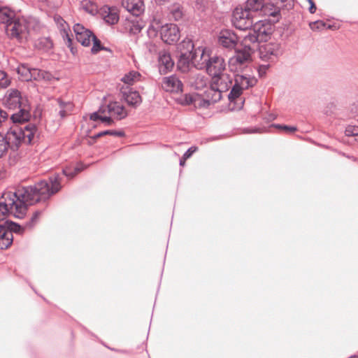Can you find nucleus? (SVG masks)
<instances>
[{
	"mask_svg": "<svg viewBox=\"0 0 358 358\" xmlns=\"http://www.w3.org/2000/svg\"><path fill=\"white\" fill-rule=\"evenodd\" d=\"M60 174L54 173L34 185L3 192L0 198V221L5 220L9 215L22 219L27 214L28 206L45 201L57 193L62 188Z\"/></svg>",
	"mask_w": 358,
	"mask_h": 358,
	"instance_id": "f257e3e1",
	"label": "nucleus"
},
{
	"mask_svg": "<svg viewBox=\"0 0 358 358\" xmlns=\"http://www.w3.org/2000/svg\"><path fill=\"white\" fill-rule=\"evenodd\" d=\"M0 24L5 25L6 34L11 39L22 43L29 34V24L24 17H17L8 7H0Z\"/></svg>",
	"mask_w": 358,
	"mask_h": 358,
	"instance_id": "f03ea898",
	"label": "nucleus"
},
{
	"mask_svg": "<svg viewBox=\"0 0 358 358\" xmlns=\"http://www.w3.org/2000/svg\"><path fill=\"white\" fill-rule=\"evenodd\" d=\"M6 108L10 110H16L10 115L13 123H26L31 118L30 106L26 97L22 96L20 91L16 89H8L3 99Z\"/></svg>",
	"mask_w": 358,
	"mask_h": 358,
	"instance_id": "7ed1b4c3",
	"label": "nucleus"
},
{
	"mask_svg": "<svg viewBox=\"0 0 358 358\" xmlns=\"http://www.w3.org/2000/svg\"><path fill=\"white\" fill-rule=\"evenodd\" d=\"M264 0H247L244 8L237 7L232 14L231 22L238 29L247 30L252 25L253 13L261 11Z\"/></svg>",
	"mask_w": 358,
	"mask_h": 358,
	"instance_id": "20e7f679",
	"label": "nucleus"
},
{
	"mask_svg": "<svg viewBox=\"0 0 358 358\" xmlns=\"http://www.w3.org/2000/svg\"><path fill=\"white\" fill-rule=\"evenodd\" d=\"M185 45H187V50L180 53L177 63L178 68L182 72L188 71L190 64L198 62L197 54H200L201 60L203 59L205 54L204 50L201 48L194 50V44L191 41L187 43L183 41L182 45L185 46Z\"/></svg>",
	"mask_w": 358,
	"mask_h": 358,
	"instance_id": "39448f33",
	"label": "nucleus"
},
{
	"mask_svg": "<svg viewBox=\"0 0 358 358\" xmlns=\"http://www.w3.org/2000/svg\"><path fill=\"white\" fill-rule=\"evenodd\" d=\"M24 228L19 224L10 220L0 223V248L7 249L13 243V233L21 234Z\"/></svg>",
	"mask_w": 358,
	"mask_h": 358,
	"instance_id": "423d86ee",
	"label": "nucleus"
},
{
	"mask_svg": "<svg viewBox=\"0 0 358 358\" xmlns=\"http://www.w3.org/2000/svg\"><path fill=\"white\" fill-rule=\"evenodd\" d=\"M253 48H245L236 50L235 55L229 60V67L231 71L242 72L247 64L251 61V55L255 52Z\"/></svg>",
	"mask_w": 358,
	"mask_h": 358,
	"instance_id": "0eeeda50",
	"label": "nucleus"
},
{
	"mask_svg": "<svg viewBox=\"0 0 358 358\" xmlns=\"http://www.w3.org/2000/svg\"><path fill=\"white\" fill-rule=\"evenodd\" d=\"M283 52L284 48L278 42H270L259 46V56L264 62H274Z\"/></svg>",
	"mask_w": 358,
	"mask_h": 358,
	"instance_id": "6e6552de",
	"label": "nucleus"
},
{
	"mask_svg": "<svg viewBox=\"0 0 358 358\" xmlns=\"http://www.w3.org/2000/svg\"><path fill=\"white\" fill-rule=\"evenodd\" d=\"M11 133H15L13 141L17 150L22 143L30 144L34 139L37 127L34 124L28 123L24 127L12 129Z\"/></svg>",
	"mask_w": 358,
	"mask_h": 358,
	"instance_id": "1a4fd4ad",
	"label": "nucleus"
},
{
	"mask_svg": "<svg viewBox=\"0 0 358 358\" xmlns=\"http://www.w3.org/2000/svg\"><path fill=\"white\" fill-rule=\"evenodd\" d=\"M202 63H206V71L213 79L224 74L225 62L222 57L213 56L203 59Z\"/></svg>",
	"mask_w": 358,
	"mask_h": 358,
	"instance_id": "9d476101",
	"label": "nucleus"
},
{
	"mask_svg": "<svg viewBox=\"0 0 358 358\" xmlns=\"http://www.w3.org/2000/svg\"><path fill=\"white\" fill-rule=\"evenodd\" d=\"M162 40L167 44H173L180 39V30L175 24H166L160 29Z\"/></svg>",
	"mask_w": 358,
	"mask_h": 358,
	"instance_id": "9b49d317",
	"label": "nucleus"
},
{
	"mask_svg": "<svg viewBox=\"0 0 358 358\" xmlns=\"http://www.w3.org/2000/svg\"><path fill=\"white\" fill-rule=\"evenodd\" d=\"M273 24L271 23L270 21L264 20H259L255 23L252 22V27L249 29L252 28L257 36L259 38L260 41H266L269 36L273 31Z\"/></svg>",
	"mask_w": 358,
	"mask_h": 358,
	"instance_id": "f8f14e48",
	"label": "nucleus"
},
{
	"mask_svg": "<svg viewBox=\"0 0 358 358\" xmlns=\"http://www.w3.org/2000/svg\"><path fill=\"white\" fill-rule=\"evenodd\" d=\"M238 38L236 33L231 29H222L218 35V43L224 48L234 49L236 46Z\"/></svg>",
	"mask_w": 358,
	"mask_h": 358,
	"instance_id": "ddd939ff",
	"label": "nucleus"
},
{
	"mask_svg": "<svg viewBox=\"0 0 358 358\" xmlns=\"http://www.w3.org/2000/svg\"><path fill=\"white\" fill-rule=\"evenodd\" d=\"M78 42L85 47H88L91 44V38L94 33L85 28L83 24L77 23L73 27Z\"/></svg>",
	"mask_w": 358,
	"mask_h": 358,
	"instance_id": "4468645a",
	"label": "nucleus"
},
{
	"mask_svg": "<svg viewBox=\"0 0 358 358\" xmlns=\"http://www.w3.org/2000/svg\"><path fill=\"white\" fill-rule=\"evenodd\" d=\"M162 87L166 92L178 93L182 91L183 84L176 75H171L163 78Z\"/></svg>",
	"mask_w": 358,
	"mask_h": 358,
	"instance_id": "2eb2a0df",
	"label": "nucleus"
},
{
	"mask_svg": "<svg viewBox=\"0 0 358 358\" xmlns=\"http://www.w3.org/2000/svg\"><path fill=\"white\" fill-rule=\"evenodd\" d=\"M120 92L122 98L129 106L133 108H137L142 103V98L139 92L136 90H133L132 88L122 87Z\"/></svg>",
	"mask_w": 358,
	"mask_h": 358,
	"instance_id": "dca6fc26",
	"label": "nucleus"
},
{
	"mask_svg": "<svg viewBox=\"0 0 358 358\" xmlns=\"http://www.w3.org/2000/svg\"><path fill=\"white\" fill-rule=\"evenodd\" d=\"M14 135L15 133H11V131H8L6 134L0 133V158L7 153L9 148L13 150H17L14 145Z\"/></svg>",
	"mask_w": 358,
	"mask_h": 358,
	"instance_id": "f3484780",
	"label": "nucleus"
},
{
	"mask_svg": "<svg viewBox=\"0 0 358 358\" xmlns=\"http://www.w3.org/2000/svg\"><path fill=\"white\" fill-rule=\"evenodd\" d=\"M159 71L160 74H166L172 71L174 66L171 55L166 52H161L158 58Z\"/></svg>",
	"mask_w": 358,
	"mask_h": 358,
	"instance_id": "a211bd4d",
	"label": "nucleus"
},
{
	"mask_svg": "<svg viewBox=\"0 0 358 358\" xmlns=\"http://www.w3.org/2000/svg\"><path fill=\"white\" fill-rule=\"evenodd\" d=\"M123 7L134 17H139L144 12L142 0H123Z\"/></svg>",
	"mask_w": 358,
	"mask_h": 358,
	"instance_id": "6ab92c4d",
	"label": "nucleus"
},
{
	"mask_svg": "<svg viewBox=\"0 0 358 358\" xmlns=\"http://www.w3.org/2000/svg\"><path fill=\"white\" fill-rule=\"evenodd\" d=\"M107 111L111 116L119 120L125 118L128 115L125 108L117 101L110 102L107 105Z\"/></svg>",
	"mask_w": 358,
	"mask_h": 358,
	"instance_id": "aec40b11",
	"label": "nucleus"
},
{
	"mask_svg": "<svg viewBox=\"0 0 358 358\" xmlns=\"http://www.w3.org/2000/svg\"><path fill=\"white\" fill-rule=\"evenodd\" d=\"M234 83L241 87L242 90L248 89L256 85L257 79L254 77L250 78L246 75H241L239 72H234Z\"/></svg>",
	"mask_w": 358,
	"mask_h": 358,
	"instance_id": "412c9836",
	"label": "nucleus"
},
{
	"mask_svg": "<svg viewBox=\"0 0 358 358\" xmlns=\"http://www.w3.org/2000/svg\"><path fill=\"white\" fill-rule=\"evenodd\" d=\"M234 83L241 87L242 90L248 89L256 85L257 79L254 77L250 78L246 75H241L239 72H234Z\"/></svg>",
	"mask_w": 358,
	"mask_h": 358,
	"instance_id": "4be33fe9",
	"label": "nucleus"
},
{
	"mask_svg": "<svg viewBox=\"0 0 358 358\" xmlns=\"http://www.w3.org/2000/svg\"><path fill=\"white\" fill-rule=\"evenodd\" d=\"M213 83L222 92H225L232 86L233 79L227 73L213 79Z\"/></svg>",
	"mask_w": 358,
	"mask_h": 358,
	"instance_id": "5701e85b",
	"label": "nucleus"
},
{
	"mask_svg": "<svg viewBox=\"0 0 358 358\" xmlns=\"http://www.w3.org/2000/svg\"><path fill=\"white\" fill-rule=\"evenodd\" d=\"M248 29V34L245 35L242 40V45L245 48H253L252 50L255 51L262 41H260L257 35L254 33V31L252 28Z\"/></svg>",
	"mask_w": 358,
	"mask_h": 358,
	"instance_id": "b1692460",
	"label": "nucleus"
},
{
	"mask_svg": "<svg viewBox=\"0 0 358 358\" xmlns=\"http://www.w3.org/2000/svg\"><path fill=\"white\" fill-rule=\"evenodd\" d=\"M203 94L207 100L209 101L210 105L218 102L222 99V92L216 87V85L213 84V83L209 88L205 90Z\"/></svg>",
	"mask_w": 358,
	"mask_h": 358,
	"instance_id": "393cba45",
	"label": "nucleus"
},
{
	"mask_svg": "<svg viewBox=\"0 0 358 358\" xmlns=\"http://www.w3.org/2000/svg\"><path fill=\"white\" fill-rule=\"evenodd\" d=\"M169 17L171 20L178 21L183 17V7L179 3H174L168 7Z\"/></svg>",
	"mask_w": 358,
	"mask_h": 358,
	"instance_id": "a878e982",
	"label": "nucleus"
},
{
	"mask_svg": "<svg viewBox=\"0 0 358 358\" xmlns=\"http://www.w3.org/2000/svg\"><path fill=\"white\" fill-rule=\"evenodd\" d=\"M53 78L51 73L47 71L41 70L39 69L32 68L31 75H29V80H46L50 81Z\"/></svg>",
	"mask_w": 358,
	"mask_h": 358,
	"instance_id": "bb28decb",
	"label": "nucleus"
},
{
	"mask_svg": "<svg viewBox=\"0 0 358 358\" xmlns=\"http://www.w3.org/2000/svg\"><path fill=\"white\" fill-rule=\"evenodd\" d=\"M124 26L125 29L128 31L130 34H136L142 30L143 22H140L137 18L135 20L127 19Z\"/></svg>",
	"mask_w": 358,
	"mask_h": 358,
	"instance_id": "cd10ccee",
	"label": "nucleus"
},
{
	"mask_svg": "<svg viewBox=\"0 0 358 358\" xmlns=\"http://www.w3.org/2000/svg\"><path fill=\"white\" fill-rule=\"evenodd\" d=\"M195 9L203 13H210L213 10V2L210 0H196Z\"/></svg>",
	"mask_w": 358,
	"mask_h": 358,
	"instance_id": "c85d7f7f",
	"label": "nucleus"
},
{
	"mask_svg": "<svg viewBox=\"0 0 358 358\" xmlns=\"http://www.w3.org/2000/svg\"><path fill=\"white\" fill-rule=\"evenodd\" d=\"M80 6L81 9L92 15H95L98 13V6L96 3L91 0L81 1Z\"/></svg>",
	"mask_w": 358,
	"mask_h": 358,
	"instance_id": "c756f323",
	"label": "nucleus"
},
{
	"mask_svg": "<svg viewBox=\"0 0 358 358\" xmlns=\"http://www.w3.org/2000/svg\"><path fill=\"white\" fill-rule=\"evenodd\" d=\"M141 75L139 72L136 71H131L126 73L122 78L121 80L125 84L132 85L136 82L141 80Z\"/></svg>",
	"mask_w": 358,
	"mask_h": 358,
	"instance_id": "7c9ffc66",
	"label": "nucleus"
},
{
	"mask_svg": "<svg viewBox=\"0 0 358 358\" xmlns=\"http://www.w3.org/2000/svg\"><path fill=\"white\" fill-rule=\"evenodd\" d=\"M194 97V107L199 108H208L210 106L209 101L207 100L203 94H200L196 93V96Z\"/></svg>",
	"mask_w": 358,
	"mask_h": 358,
	"instance_id": "2f4dec72",
	"label": "nucleus"
},
{
	"mask_svg": "<svg viewBox=\"0 0 358 358\" xmlns=\"http://www.w3.org/2000/svg\"><path fill=\"white\" fill-rule=\"evenodd\" d=\"M32 68H30L27 64H22L17 69V73L20 75L24 80H29V75H31Z\"/></svg>",
	"mask_w": 358,
	"mask_h": 358,
	"instance_id": "473e14b6",
	"label": "nucleus"
},
{
	"mask_svg": "<svg viewBox=\"0 0 358 358\" xmlns=\"http://www.w3.org/2000/svg\"><path fill=\"white\" fill-rule=\"evenodd\" d=\"M106 135H111L118 137H124L125 136V134L123 131H116V130H105L101 132H99L98 134L94 135L93 136H91V138L95 141L98 138H100L101 136H106Z\"/></svg>",
	"mask_w": 358,
	"mask_h": 358,
	"instance_id": "72a5a7b5",
	"label": "nucleus"
},
{
	"mask_svg": "<svg viewBox=\"0 0 358 358\" xmlns=\"http://www.w3.org/2000/svg\"><path fill=\"white\" fill-rule=\"evenodd\" d=\"M106 23L110 25H113L117 23L119 20L118 14L113 10H111L110 8H108V13L103 17Z\"/></svg>",
	"mask_w": 358,
	"mask_h": 358,
	"instance_id": "f704fd0d",
	"label": "nucleus"
},
{
	"mask_svg": "<svg viewBox=\"0 0 358 358\" xmlns=\"http://www.w3.org/2000/svg\"><path fill=\"white\" fill-rule=\"evenodd\" d=\"M91 41L93 42V46L91 49L92 54H96L101 50H108V48L101 44L100 40L94 34L91 38Z\"/></svg>",
	"mask_w": 358,
	"mask_h": 358,
	"instance_id": "c9c22d12",
	"label": "nucleus"
},
{
	"mask_svg": "<svg viewBox=\"0 0 358 358\" xmlns=\"http://www.w3.org/2000/svg\"><path fill=\"white\" fill-rule=\"evenodd\" d=\"M242 88L237 85L235 83L232 85L230 92L228 94V99L230 102L234 101L236 98L239 97L242 92Z\"/></svg>",
	"mask_w": 358,
	"mask_h": 358,
	"instance_id": "e433bc0d",
	"label": "nucleus"
},
{
	"mask_svg": "<svg viewBox=\"0 0 358 358\" xmlns=\"http://www.w3.org/2000/svg\"><path fill=\"white\" fill-rule=\"evenodd\" d=\"M272 127L283 130L287 134H292L297 130L296 127L295 126H288L285 124H273Z\"/></svg>",
	"mask_w": 358,
	"mask_h": 358,
	"instance_id": "4c0bfd02",
	"label": "nucleus"
},
{
	"mask_svg": "<svg viewBox=\"0 0 358 358\" xmlns=\"http://www.w3.org/2000/svg\"><path fill=\"white\" fill-rule=\"evenodd\" d=\"M196 93L193 94H185L181 98V103L185 105H193L194 106Z\"/></svg>",
	"mask_w": 358,
	"mask_h": 358,
	"instance_id": "58836bf2",
	"label": "nucleus"
},
{
	"mask_svg": "<svg viewBox=\"0 0 358 358\" xmlns=\"http://www.w3.org/2000/svg\"><path fill=\"white\" fill-rule=\"evenodd\" d=\"M345 133L348 136H355L356 141H358V126L348 125L345 129Z\"/></svg>",
	"mask_w": 358,
	"mask_h": 358,
	"instance_id": "ea45409f",
	"label": "nucleus"
},
{
	"mask_svg": "<svg viewBox=\"0 0 358 358\" xmlns=\"http://www.w3.org/2000/svg\"><path fill=\"white\" fill-rule=\"evenodd\" d=\"M10 84V80L8 78L6 73L3 71H0V87L6 88Z\"/></svg>",
	"mask_w": 358,
	"mask_h": 358,
	"instance_id": "a19ab883",
	"label": "nucleus"
},
{
	"mask_svg": "<svg viewBox=\"0 0 358 358\" xmlns=\"http://www.w3.org/2000/svg\"><path fill=\"white\" fill-rule=\"evenodd\" d=\"M40 215V212L36 211L31 216L30 220L27 222L25 224L24 227L31 228L34 227L35 223L36 222L37 220L38 219V217Z\"/></svg>",
	"mask_w": 358,
	"mask_h": 358,
	"instance_id": "79ce46f5",
	"label": "nucleus"
},
{
	"mask_svg": "<svg viewBox=\"0 0 358 358\" xmlns=\"http://www.w3.org/2000/svg\"><path fill=\"white\" fill-rule=\"evenodd\" d=\"M63 38L64 40H66V45L71 49V52L74 55L75 52H74L73 48L72 47V43H73L72 39L71 38L68 31H66L65 29H64Z\"/></svg>",
	"mask_w": 358,
	"mask_h": 358,
	"instance_id": "37998d69",
	"label": "nucleus"
},
{
	"mask_svg": "<svg viewBox=\"0 0 358 358\" xmlns=\"http://www.w3.org/2000/svg\"><path fill=\"white\" fill-rule=\"evenodd\" d=\"M8 113L0 108V127H1L3 124L8 120Z\"/></svg>",
	"mask_w": 358,
	"mask_h": 358,
	"instance_id": "c03bdc74",
	"label": "nucleus"
},
{
	"mask_svg": "<svg viewBox=\"0 0 358 358\" xmlns=\"http://www.w3.org/2000/svg\"><path fill=\"white\" fill-rule=\"evenodd\" d=\"M325 27V23L323 21L317 20L310 24V27L312 30H317Z\"/></svg>",
	"mask_w": 358,
	"mask_h": 358,
	"instance_id": "a18cd8bd",
	"label": "nucleus"
},
{
	"mask_svg": "<svg viewBox=\"0 0 358 358\" xmlns=\"http://www.w3.org/2000/svg\"><path fill=\"white\" fill-rule=\"evenodd\" d=\"M79 171H80L79 169H75L73 172L71 171L69 169H63L62 173L66 177L71 178Z\"/></svg>",
	"mask_w": 358,
	"mask_h": 358,
	"instance_id": "49530a36",
	"label": "nucleus"
},
{
	"mask_svg": "<svg viewBox=\"0 0 358 358\" xmlns=\"http://www.w3.org/2000/svg\"><path fill=\"white\" fill-rule=\"evenodd\" d=\"M112 116H103L101 117V122L105 123L106 125L110 126L113 123Z\"/></svg>",
	"mask_w": 358,
	"mask_h": 358,
	"instance_id": "de8ad7c7",
	"label": "nucleus"
},
{
	"mask_svg": "<svg viewBox=\"0 0 358 358\" xmlns=\"http://www.w3.org/2000/svg\"><path fill=\"white\" fill-rule=\"evenodd\" d=\"M58 102L59 103L60 107L62 108V109L59 112V114L60 117L63 118L66 115V112L64 109L65 103L60 99H58Z\"/></svg>",
	"mask_w": 358,
	"mask_h": 358,
	"instance_id": "09e8293b",
	"label": "nucleus"
},
{
	"mask_svg": "<svg viewBox=\"0 0 358 358\" xmlns=\"http://www.w3.org/2000/svg\"><path fill=\"white\" fill-rule=\"evenodd\" d=\"M195 150H196L195 148H193V147L189 148L183 155L184 160H186L187 159L189 158Z\"/></svg>",
	"mask_w": 358,
	"mask_h": 358,
	"instance_id": "8fccbe9b",
	"label": "nucleus"
},
{
	"mask_svg": "<svg viewBox=\"0 0 358 358\" xmlns=\"http://www.w3.org/2000/svg\"><path fill=\"white\" fill-rule=\"evenodd\" d=\"M308 1L310 3V7L308 8L309 12L312 14L315 13L317 10V8H316L314 1L313 0H308Z\"/></svg>",
	"mask_w": 358,
	"mask_h": 358,
	"instance_id": "3c124183",
	"label": "nucleus"
},
{
	"mask_svg": "<svg viewBox=\"0 0 358 358\" xmlns=\"http://www.w3.org/2000/svg\"><path fill=\"white\" fill-rule=\"evenodd\" d=\"M101 115L99 113V112L96 111L92 113L90 118L91 120L97 121L101 120Z\"/></svg>",
	"mask_w": 358,
	"mask_h": 358,
	"instance_id": "603ef678",
	"label": "nucleus"
},
{
	"mask_svg": "<svg viewBox=\"0 0 358 358\" xmlns=\"http://www.w3.org/2000/svg\"><path fill=\"white\" fill-rule=\"evenodd\" d=\"M106 110H107V106L106 107L101 106L97 112H99V114L105 113Z\"/></svg>",
	"mask_w": 358,
	"mask_h": 358,
	"instance_id": "864d4df0",
	"label": "nucleus"
},
{
	"mask_svg": "<svg viewBox=\"0 0 358 358\" xmlns=\"http://www.w3.org/2000/svg\"><path fill=\"white\" fill-rule=\"evenodd\" d=\"M245 131L246 133H255L257 131V129H245Z\"/></svg>",
	"mask_w": 358,
	"mask_h": 358,
	"instance_id": "5fc2aeb1",
	"label": "nucleus"
},
{
	"mask_svg": "<svg viewBox=\"0 0 358 358\" xmlns=\"http://www.w3.org/2000/svg\"><path fill=\"white\" fill-rule=\"evenodd\" d=\"M268 66H269L268 65H262V66H260V69H264V72H265V71H266V70L268 68ZM261 71V70H259V71Z\"/></svg>",
	"mask_w": 358,
	"mask_h": 358,
	"instance_id": "6e6d98bb",
	"label": "nucleus"
},
{
	"mask_svg": "<svg viewBox=\"0 0 358 358\" xmlns=\"http://www.w3.org/2000/svg\"><path fill=\"white\" fill-rule=\"evenodd\" d=\"M185 160H184L183 157L180 159V165L183 166L185 164Z\"/></svg>",
	"mask_w": 358,
	"mask_h": 358,
	"instance_id": "4d7b16f0",
	"label": "nucleus"
},
{
	"mask_svg": "<svg viewBox=\"0 0 358 358\" xmlns=\"http://www.w3.org/2000/svg\"><path fill=\"white\" fill-rule=\"evenodd\" d=\"M278 13H279V10H278V11H274V12L271 13V15H273V16H275V15H276V14H278Z\"/></svg>",
	"mask_w": 358,
	"mask_h": 358,
	"instance_id": "13d9d810",
	"label": "nucleus"
},
{
	"mask_svg": "<svg viewBox=\"0 0 358 358\" xmlns=\"http://www.w3.org/2000/svg\"><path fill=\"white\" fill-rule=\"evenodd\" d=\"M349 358H358V355H353V356H351Z\"/></svg>",
	"mask_w": 358,
	"mask_h": 358,
	"instance_id": "bf43d9fd",
	"label": "nucleus"
},
{
	"mask_svg": "<svg viewBox=\"0 0 358 358\" xmlns=\"http://www.w3.org/2000/svg\"><path fill=\"white\" fill-rule=\"evenodd\" d=\"M106 348L110 349L111 350H115L114 348H110V347L106 345L105 344H103Z\"/></svg>",
	"mask_w": 358,
	"mask_h": 358,
	"instance_id": "052dcab7",
	"label": "nucleus"
}]
</instances>
